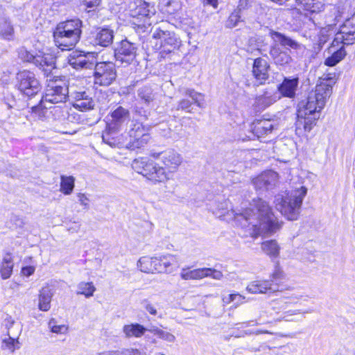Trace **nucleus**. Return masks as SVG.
<instances>
[{"instance_id":"79ce46f5","label":"nucleus","mask_w":355,"mask_h":355,"mask_svg":"<svg viewBox=\"0 0 355 355\" xmlns=\"http://www.w3.org/2000/svg\"><path fill=\"white\" fill-rule=\"evenodd\" d=\"M43 57L38 55H33L28 51L24 53V62L33 63L35 66L43 67Z\"/></svg>"},{"instance_id":"4c0bfd02","label":"nucleus","mask_w":355,"mask_h":355,"mask_svg":"<svg viewBox=\"0 0 355 355\" xmlns=\"http://www.w3.org/2000/svg\"><path fill=\"white\" fill-rule=\"evenodd\" d=\"M119 131V130H110L109 128L106 126L105 130L102 136L103 142L112 147L117 146L120 144L119 139L117 136L114 135Z\"/></svg>"},{"instance_id":"de8ad7c7","label":"nucleus","mask_w":355,"mask_h":355,"mask_svg":"<svg viewBox=\"0 0 355 355\" xmlns=\"http://www.w3.org/2000/svg\"><path fill=\"white\" fill-rule=\"evenodd\" d=\"M153 334L158 338L164 340L173 341L175 339V337L173 334L160 329H155L153 330Z\"/></svg>"},{"instance_id":"39448f33","label":"nucleus","mask_w":355,"mask_h":355,"mask_svg":"<svg viewBox=\"0 0 355 355\" xmlns=\"http://www.w3.org/2000/svg\"><path fill=\"white\" fill-rule=\"evenodd\" d=\"M137 266L145 273H171L180 267V261L176 255L171 254L161 257L144 256L139 259Z\"/></svg>"},{"instance_id":"393cba45","label":"nucleus","mask_w":355,"mask_h":355,"mask_svg":"<svg viewBox=\"0 0 355 355\" xmlns=\"http://www.w3.org/2000/svg\"><path fill=\"white\" fill-rule=\"evenodd\" d=\"M271 288L268 279H255L248 284L246 290L252 294H266L272 293Z\"/></svg>"},{"instance_id":"052dcab7","label":"nucleus","mask_w":355,"mask_h":355,"mask_svg":"<svg viewBox=\"0 0 355 355\" xmlns=\"http://www.w3.org/2000/svg\"><path fill=\"white\" fill-rule=\"evenodd\" d=\"M161 355H165V354H161Z\"/></svg>"},{"instance_id":"b1692460","label":"nucleus","mask_w":355,"mask_h":355,"mask_svg":"<svg viewBox=\"0 0 355 355\" xmlns=\"http://www.w3.org/2000/svg\"><path fill=\"white\" fill-rule=\"evenodd\" d=\"M296 3L304 12L305 15L319 13L324 8L322 0H296Z\"/></svg>"},{"instance_id":"412c9836","label":"nucleus","mask_w":355,"mask_h":355,"mask_svg":"<svg viewBox=\"0 0 355 355\" xmlns=\"http://www.w3.org/2000/svg\"><path fill=\"white\" fill-rule=\"evenodd\" d=\"M114 31L109 27H98L96 29L94 40L96 44L107 47L113 42Z\"/></svg>"},{"instance_id":"37998d69","label":"nucleus","mask_w":355,"mask_h":355,"mask_svg":"<svg viewBox=\"0 0 355 355\" xmlns=\"http://www.w3.org/2000/svg\"><path fill=\"white\" fill-rule=\"evenodd\" d=\"M273 99L270 96H267V93H264L262 95H260L256 98V105L259 107L260 109H265L270 106L272 102Z\"/></svg>"},{"instance_id":"bb28decb","label":"nucleus","mask_w":355,"mask_h":355,"mask_svg":"<svg viewBox=\"0 0 355 355\" xmlns=\"http://www.w3.org/2000/svg\"><path fill=\"white\" fill-rule=\"evenodd\" d=\"M43 96L40 98V95L32 101H25L26 102V108L31 109V114L39 119L44 117L46 112V107L43 106Z\"/></svg>"},{"instance_id":"aec40b11","label":"nucleus","mask_w":355,"mask_h":355,"mask_svg":"<svg viewBox=\"0 0 355 355\" xmlns=\"http://www.w3.org/2000/svg\"><path fill=\"white\" fill-rule=\"evenodd\" d=\"M269 54L272 58L274 64L277 67H286L293 62L289 49H283L278 44H272L269 49Z\"/></svg>"},{"instance_id":"6e6552de","label":"nucleus","mask_w":355,"mask_h":355,"mask_svg":"<svg viewBox=\"0 0 355 355\" xmlns=\"http://www.w3.org/2000/svg\"><path fill=\"white\" fill-rule=\"evenodd\" d=\"M116 76V67L112 62H96L93 73L94 84L99 87H108L115 81Z\"/></svg>"},{"instance_id":"4468645a","label":"nucleus","mask_w":355,"mask_h":355,"mask_svg":"<svg viewBox=\"0 0 355 355\" xmlns=\"http://www.w3.org/2000/svg\"><path fill=\"white\" fill-rule=\"evenodd\" d=\"M270 64L262 57H258L253 60L252 75L257 85H265L270 78Z\"/></svg>"},{"instance_id":"7c9ffc66","label":"nucleus","mask_w":355,"mask_h":355,"mask_svg":"<svg viewBox=\"0 0 355 355\" xmlns=\"http://www.w3.org/2000/svg\"><path fill=\"white\" fill-rule=\"evenodd\" d=\"M123 331L128 338H140L145 334L146 329L139 323H132L124 325Z\"/></svg>"},{"instance_id":"a18cd8bd","label":"nucleus","mask_w":355,"mask_h":355,"mask_svg":"<svg viewBox=\"0 0 355 355\" xmlns=\"http://www.w3.org/2000/svg\"><path fill=\"white\" fill-rule=\"evenodd\" d=\"M241 20L239 11L234 10L228 17L226 21V27L232 28L235 27Z\"/></svg>"},{"instance_id":"9d476101","label":"nucleus","mask_w":355,"mask_h":355,"mask_svg":"<svg viewBox=\"0 0 355 355\" xmlns=\"http://www.w3.org/2000/svg\"><path fill=\"white\" fill-rule=\"evenodd\" d=\"M300 191V194L298 196L285 198L282 200L280 212L288 220H295L299 217L303 198L306 194V189L302 187Z\"/></svg>"},{"instance_id":"bf43d9fd","label":"nucleus","mask_w":355,"mask_h":355,"mask_svg":"<svg viewBox=\"0 0 355 355\" xmlns=\"http://www.w3.org/2000/svg\"><path fill=\"white\" fill-rule=\"evenodd\" d=\"M245 214H248V209H245Z\"/></svg>"},{"instance_id":"58836bf2","label":"nucleus","mask_w":355,"mask_h":355,"mask_svg":"<svg viewBox=\"0 0 355 355\" xmlns=\"http://www.w3.org/2000/svg\"><path fill=\"white\" fill-rule=\"evenodd\" d=\"M178 0H159V6L162 12L171 15L178 8Z\"/></svg>"},{"instance_id":"a878e982","label":"nucleus","mask_w":355,"mask_h":355,"mask_svg":"<svg viewBox=\"0 0 355 355\" xmlns=\"http://www.w3.org/2000/svg\"><path fill=\"white\" fill-rule=\"evenodd\" d=\"M269 36L274 41H278L282 46H287L294 50H297L300 48V44L297 41L278 31L270 30Z\"/></svg>"},{"instance_id":"f3484780","label":"nucleus","mask_w":355,"mask_h":355,"mask_svg":"<svg viewBox=\"0 0 355 355\" xmlns=\"http://www.w3.org/2000/svg\"><path fill=\"white\" fill-rule=\"evenodd\" d=\"M40 89V84L35 74L29 71H24V101L35 98Z\"/></svg>"},{"instance_id":"f8f14e48","label":"nucleus","mask_w":355,"mask_h":355,"mask_svg":"<svg viewBox=\"0 0 355 355\" xmlns=\"http://www.w3.org/2000/svg\"><path fill=\"white\" fill-rule=\"evenodd\" d=\"M208 277L220 279L223 277V273L211 268L191 269V267L183 268L180 272V277L184 280H198Z\"/></svg>"},{"instance_id":"4d7b16f0","label":"nucleus","mask_w":355,"mask_h":355,"mask_svg":"<svg viewBox=\"0 0 355 355\" xmlns=\"http://www.w3.org/2000/svg\"><path fill=\"white\" fill-rule=\"evenodd\" d=\"M255 334H272V332H271L269 330L259 329V330H257L255 331Z\"/></svg>"},{"instance_id":"c756f323","label":"nucleus","mask_w":355,"mask_h":355,"mask_svg":"<svg viewBox=\"0 0 355 355\" xmlns=\"http://www.w3.org/2000/svg\"><path fill=\"white\" fill-rule=\"evenodd\" d=\"M53 293L48 286L42 287L38 295V308L42 311H48L51 309Z\"/></svg>"},{"instance_id":"dca6fc26","label":"nucleus","mask_w":355,"mask_h":355,"mask_svg":"<svg viewBox=\"0 0 355 355\" xmlns=\"http://www.w3.org/2000/svg\"><path fill=\"white\" fill-rule=\"evenodd\" d=\"M184 98H181L176 107L177 110L184 111L192 113L191 106L193 104L196 105L199 107H202L204 95L197 92L193 89H188L184 92Z\"/></svg>"},{"instance_id":"49530a36","label":"nucleus","mask_w":355,"mask_h":355,"mask_svg":"<svg viewBox=\"0 0 355 355\" xmlns=\"http://www.w3.org/2000/svg\"><path fill=\"white\" fill-rule=\"evenodd\" d=\"M345 45L349 44L346 43L345 37H343V35L340 34V32L338 31L336 33V37L332 40L330 45V48L336 47L338 49L340 46H344Z\"/></svg>"},{"instance_id":"13d9d810","label":"nucleus","mask_w":355,"mask_h":355,"mask_svg":"<svg viewBox=\"0 0 355 355\" xmlns=\"http://www.w3.org/2000/svg\"><path fill=\"white\" fill-rule=\"evenodd\" d=\"M130 355H140L141 352L138 349H131L130 351Z\"/></svg>"},{"instance_id":"3c124183","label":"nucleus","mask_w":355,"mask_h":355,"mask_svg":"<svg viewBox=\"0 0 355 355\" xmlns=\"http://www.w3.org/2000/svg\"><path fill=\"white\" fill-rule=\"evenodd\" d=\"M78 198L80 203L85 208L89 207V200L85 193H78Z\"/></svg>"},{"instance_id":"ddd939ff","label":"nucleus","mask_w":355,"mask_h":355,"mask_svg":"<svg viewBox=\"0 0 355 355\" xmlns=\"http://www.w3.org/2000/svg\"><path fill=\"white\" fill-rule=\"evenodd\" d=\"M137 51L136 44L125 39L119 42L114 51V55L121 64L128 65L136 59Z\"/></svg>"},{"instance_id":"473e14b6","label":"nucleus","mask_w":355,"mask_h":355,"mask_svg":"<svg viewBox=\"0 0 355 355\" xmlns=\"http://www.w3.org/2000/svg\"><path fill=\"white\" fill-rule=\"evenodd\" d=\"M13 260L10 254L7 253L3 258L0 266L1 276L3 279L9 278L12 272Z\"/></svg>"},{"instance_id":"ea45409f","label":"nucleus","mask_w":355,"mask_h":355,"mask_svg":"<svg viewBox=\"0 0 355 355\" xmlns=\"http://www.w3.org/2000/svg\"><path fill=\"white\" fill-rule=\"evenodd\" d=\"M78 289H79V291H78L77 293L78 295H84L87 298L93 296V295L96 291V288L92 282H80L78 284Z\"/></svg>"},{"instance_id":"5fc2aeb1","label":"nucleus","mask_w":355,"mask_h":355,"mask_svg":"<svg viewBox=\"0 0 355 355\" xmlns=\"http://www.w3.org/2000/svg\"><path fill=\"white\" fill-rule=\"evenodd\" d=\"M76 107H80V108H83L84 110H89L92 108L91 105H90V103H89L88 105H87V104L85 103H83V102H80V103H76Z\"/></svg>"},{"instance_id":"6ab92c4d","label":"nucleus","mask_w":355,"mask_h":355,"mask_svg":"<svg viewBox=\"0 0 355 355\" xmlns=\"http://www.w3.org/2000/svg\"><path fill=\"white\" fill-rule=\"evenodd\" d=\"M268 280L270 286L272 287V293L283 291L287 289L286 282L288 279L279 261L276 262L274 270L270 273V279Z\"/></svg>"},{"instance_id":"a211bd4d","label":"nucleus","mask_w":355,"mask_h":355,"mask_svg":"<svg viewBox=\"0 0 355 355\" xmlns=\"http://www.w3.org/2000/svg\"><path fill=\"white\" fill-rule=\"evenodd\" d=\"M274 129L275 124L270 119H255L250 124V132L257 139L267 137Z\"/></svg>"},{"instance_id":"9b49d317","label":"nucleus","mask_w":355,"mask_h":355,"mask_svg":"<svg viewBox=\"0 0 355 355\" xmlns=\"http://www.w3.org/2000/svg\"><path fill=\"white\" fill-rule=\"evenodd\" d=\"M130 22L136 31H144L150 25V10L148 4L140 3L130 10Z\"/></svg>"},{"instance_id":"8fccbe9b","label":"nucleus","mask_w":355,"mask_h":355,"mask_svg":"<svg viewBox=\"0 0 355 355\" xmlns=\"http://www.w3.org/2000/svg\"><path fill=\"white\" fill-rule=\"evenodd\" d=\"M83 3L87 8L94 10L95 8L99 6L101 0H83Z\"/></svg>"},{"instance_id":"09e8293b","label":"nucleus","mask_w":355,"mask_h":355,"mask_svg":"<svg viewBox=\"0 0 355 355\" xmlns=\"http://www.w3.org/2000/svg\"><path fill=\"white\" fill-rule=\"evenodd\" d=\"M139 97L146 103L152 101L151 92L149 88H141L138 91Z\"/></svg>"},{"instance_id":"e433bc0d","label":"nucleus","mask_w":355,"mask_h":355,"mask_svg":"<svg viewBox=\"0 0 355 355\" xmlns=\"http://www.w3.org/2000/svg\"><path fill=\"white\" fill-rule=\"evenodd\" d=\"M18 338H15V337L11 336L9 331L8 330L7 334L4 335L2 338L1 347L3 349L14 352L16 348L19 349L20 347Z\"/></svg>"},{"instance_id":"cd10ccee","label":"nucleus","mask_w":355,"mask_h":355,"mask_svg":"<svg viewBox=\"0 0 355 355\" xmlns=\"http://www.w3.org/2000/svg\"><path fill=\"white\" fill-rule=\"evenodd\" d=\"M261 250L270 259L279 257L281 247L275 239H269L261 243Z\"/></svg>"},{"instance_id":"423d86ee","label":"nucleus","mask_w":355,"mask_h":355,"mask_svg":"<svg viewBox=\"0 0 355 355\" xmlns=\"http://www.w3.org/2000/svg\"><path fill=\"white\" fill-rule=\"evenodd\" d=\"M69 98V87L64 76H47L43 98L51 103H65Z\"/></svg>"},{"instance_id":"1a4fd4ad","label":"nucleus","mask_w":355,"mask_h":355,"mask_svg":"<svg viewBox=\"0 0 355 355\" xmlns=\"http://www.w3.org/2000/svg\"><path fill=\"white\" fill-rule=\"evenodd\" d=\"M259 225L255 224L252 227L250 236L257 239L260 236L272 235L280 230L284 223L279 220L271 211L262 218H259Z\"/></svg>"},{"instance_id":"f257e3e1","label":"nucleus","mask_w":355,"mask_h":355,"mask_svg":"<svg viewBox=\"0 0 355 355\" xmlns=\"http://www.w3.org/2000/svg\"><path fill=\"white\" fill-rule=\"evenodd\" d=\"M182 156L173 149L151 152L146 157L135 158L133 170L151 183H165L172 180L182 164Z\"/></svg>"},{"instance_id":"20e7f679","label":"nucleus","mask_w":355,"mask_h":355,"mask_svg":"<svg viewBox=\"0 0 355 355\" xmlns=\"http://www.w3.org/2000/svg\"><path fill=\"white\" fill-rule=\"evenodd\" d=\"M152 37L155 40L153 49L157 55L158 61L170 58L182 46L181 40L174 32L164 31L161 28H156Z\"/></svg>"},{"instance_id":"7ed1b4c3","label":"nucleus","mask_w":355,"mask_h":355,"mask_svg":"<svg viewBox=\"0 0 355 355\" xmlns=\"http://www.w3.org/2000/svg\"><path fill=\"white\" fill-rule=\"evenodd\" d=\"M83 21L73 18L59 22L53 31L55 45L61 51H71L80 41Z\"/></svg>"},{"instance_id":"f03ea898","label":"nucleus","mask_w":355,"mask_h":355,"mask_svg":"<svg viewBox=\"0 0 355 355\" xmlns=\"http://www.w3.org/2000/svg\"><path fill=\"white\" fill-rule=\"evenodd\" d=\"M333 84L331 77L320 78L315 89L309 94L305 104L297 109L295 132L298 137H306L316 125L320 112L332 94Z\"/></svg>"},{"instance_id":"603ef678","label":"nucleus","mask_w":355,"mask_h":355,"mask_svg":"<svg viewBox=\"0 0 355 355\" xmlns=\"http://www.w3.org/2000/svg\"><path fill=\"white\" fill-rule=\"evenodd\" d=\"M145 309L146 311L153 315H155L157 314V309L155 306L150 303H146L145 306Z\"/></svg>"},{"instance_id":"5701e85b","label":"nucleus","mask_w":355,"mask_h":355,"mask_svg":"<svg viewBox=\"0 0 355 355\" xmlns=\"http://www.w3.org/2000/svg\"><path fill=\"white\" fill-rule=\"evenodd\" d=\"M339 32L345 37L347 44H354L355 41V14L343 22Z\"/></svg>"},{"instance_id":"c85d7f7f","label":"nucleus","mask_w":355,"mask_h":355,"mask_svg":"<svg viewBox=\"0 0 355 355\" xmlns=\"http://www.w3.org/2000/svg\"><path fill=\"white\" fill-rule=\"evenodd\" d=\"M68 60L70 65L76 69H90L93 64L92 62L86 59L85 55H81L76 51L72 52Z\"/></svg>"},{"instance_id":"f704fd0d","label":"nucleus","mask_w":355,"mask_h":355,"mask_svg":"<svg viewBox=\"0 0 355 355\" xmlns=\"http://www.w3.org/2000/svg\"><path fill=\"white\" fill-rule=\"evenodd\" d=\"M253 207L259 214V218H262L272 211V209L268 203L260 198L252 200Z\"/></svg>"},{"instance_id":"6e6d98bb","label":"nucleus","mask_w":355,"mask_h":355,"mask_svg":"<svg viewBox=\"0 0 355 355\" xmlns=\"http://www.w3.org/2000/svg\"><path fill=\"white\" fill-rule=\"evenodd\" d=\"M206 1L207 4L211 5L214 8H216L218 7V0H206Z\"/></svg>"},{"instance_id":"2eb2a0df","label":"nucleus","mask_w":355,"mask_h":355,"mask_svg":"<svg viewBox=\"0 0 355 355\" xmlns=\"http://www.w3.org/2000/svg\"><path fill=\"white\" fill-rule=\"evenodd\" d=\"M110 119L106 126L110 130H121L123 126H126L130 120V111L123 106H118L110 114Z\"/></svg>"},{"instance_id":"c9c22d12","label":"nucleus","mask_w":355,"mask_h":355,"mask_svg":"<svg viewBox=\"0 0 355 355\" xmlns=\"http://www.w3.org/2000/svg\"><path fill=\"white\" fill-rule=\"evenodd\" d=\"M14 30L10 23L4 18L0 19V37L10 40L13 38Z\"/></svg>"},{"instance_id":"c03bdc74","label":"nucleus","mask_w":355,"mask_h":355,"mask_svg":"<svg viewBox=\"0 0 355 355\" xmlns=\"http://www.w3.org/2000/svg\"><path fill=\"white\" fill-rule=\"evenodd\" d=\"M49 327L51 331L55 334H65L68 331V326L65 324H57L56 320L51 318L49 322Z\"/></svg>"},{"instance_id":"4be33fe9","label":"nucleus","mask_w":355,"mask_h":355,"mask_svg":"<svg viewBox=\"0 0 355 355\" xmlns=\"http://www.w3.org/2000/svg\"><path fill=\"white\" fill-rule=\"evenodd\" d=\"M298 78L292 79L284 78L278 85L277 90L283 97L293 98L298 85Z\"/></svg>"},{"instance_id":"864d4df0","label":"nucleus","mask_w":355,"mask_h":355,"mask_svg":"<svg viewBox=\"0 0 355 355\" xmlns=\"http://www.w3.org/2000/svg\"><path fill=\"white\" fill-rule=\"evenodd\" d=\"M35 267L33 266H24V275L26 276H31L35 272Z\"/></svg>"},{"instance_id":"0eeeda50","label":"nucleus","mask_w":355,"mask_h":355,"mask_svg":"<svg viewBox=\"0 0 355 355\" xmlns=\"http://www.w3.org/2000/svg\"><path fill=\"white\" fill-rule=\"evenodd\" d=\"M152 139L150 126L136 121L130 129L126 148L131 151L141 152L150 144Z\"/></svg>"},{"instance_id":"72a5a7b5","label":"nucleus","mask_w":355,"mask_h":355,"mask_svg":"<svg viewBox=\"0 0 355 355\" xmlns=\"http://www.w3.org/2000/svg\"><path fill=\"white\" fill-rule=\"evenodd\" d=\"M75 187V178L71 176L62 175L60 176V191L64 195H70Z\"/></svg>"},{"instance_id":"a19ab883","label":"nucleus","mask_w":355,"mask_h":355,"mask_svg":"<svg viewBox=\"0 0 355 355\" xmlns=\"http://www.w3.org/2000/svg\"><path fill=\"white\" fill-rule=\"evenodd\" d=\"M223 302L226 304H229L234 302L236 305L238 306L246 302V299L244 295L239 293H234L229 294L227 296H224L223 297Z\"/></svg>"},{"instance_id":"2f4dec72","label":"nucleus","mask_w":355,"mask_h":355,"mask_svg":"<svg viewBox=\"0 0 355 355\" xmlns=\"http://www.w3.org/2000/svg\"><path fill=\"white\" fill-rule=\"evenodd\" d=\"M347 52L345 46H340L338 49L334 51L329 56L325 58L324 61V65L327 67H334L340 61H342L346 56Z\"/></svg>"}]
</instances>
